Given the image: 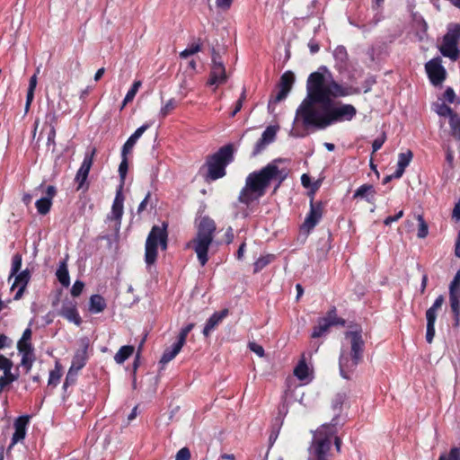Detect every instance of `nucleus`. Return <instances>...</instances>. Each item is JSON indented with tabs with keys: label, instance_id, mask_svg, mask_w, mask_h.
I'll return each instance as SVG.
<instances>
[{
	"label": "nucleus",
	"instance_id": "nucleus-1",
	"mask_svg": "<svg viewBox=\"0 0 460 460\" xmlns=\"http://www.w3.org/2000/svg\"><path fill=\"white\" fill-rule=\"evenodd\" d=\"M306 92L295 118V121H301L305 128L323 129L335 122L351 120L357 113L351 104L332 105L333 99L357 93L358 90L340 84L331 75L327 79L320 71L311 73L306 82Z\"/></svg>",
	"mask_w": 460,
	"mask_h": 460
},
{
	"label": "nucleus",
	"instance_id": "nucleus-2",
	"mask_svg": "<svg viewBox=\"0 0 460 460\" xmlns=\"http://www.w3.org/2000/svg\"><path fill=\"white\" fill-rule=\"evenodd\" d=\"M282 162L284 159H274L261 169L249 173L239 193L238 201L247 208L250 207L265 195L271 182H275L272 194H276L289 172L288 169L278 166V164Z\"/></svg>",
	"mask_w": 460,
	"mask_h": 460
},
{
	"label": "nucleus",
	"instance_id": "nucleus-3",
	"mask_svg": "<svg viewBox=\"0 0 460 460\" xmlns=\"http://www.w3.org/2000/svg\"><path fill=\"white\" fill-rule=\"evenodd\" d=\"M349 341V352L342 349L339 358L340 373L345 379L350 378V374L356 369L363 359L365 341L362 337L361 328L348 331L344 334Z\"/></svg>",
	"mask_w": 460,
	"mask_h": 460
},
{
	"label": "nucleus",
	"instance_id": "nucleus-4",
	"mask_svg": "<svg viewBox=\"0 0 460 460\" xmlns=\"http://www.w3.org/2000/svg\"><path fill=\"white\" fill-rule=\"evenodd\" d=\"M216 223L208 217H203L197 227V234L189 246L195 251L201 266H205L208 261V252L211 245L216 232Z\"/></svg>",
	"mask_w": 460,
	"mask_h": 460
},
{
	"label": "nucleus",
	"instance_id": "nucleus-5",
	"mask_svg": "<svg viewBox=\"0 0 460 460\" xmlns=\"http://www.w3.org/2000/svg\"><path fill=\"white\" fill-rule=\"evenodd\" d=\"M336 434L335 423L323 424L314 432L310 446L311 460H330L329 452L332 447V438Z\"/></svg>",
	"mask_w": 460,
	"mask_h": 460
},
{
	"label": "nucleus",
	"instance_id": "nucleus-6",
	"mask_svg": "<svg viewBox=\"0 0 460 460\" xmlns=\"http://www.w3.org/2000/svg\"><path fill=\"white\" fill-rule=\"evenodd\" d=\"M234 159L232 145H226L218 149L212 155L208 156L204 167L207 168L206 181H216L226 175V166Z\"/></svg>",
	"mask_w": 460,
	"mask_h": 460
},
{
	"label": "nucleus",
	"instance_id": "nucleus-7",
	"mask_svg": "<svg viewBox=\"0 0 460 460\" xmlns=\"http://www.w3.org/2000/svg\"><path fill=\"white\" fill-rule=\"evenodd\" d=\"M167 224L162 226H154L146 241L145 261L147 265H153L157 258L158 244L162 250L167 248Z\"/></svg>",
	"mask_w": 460,
	"mask_h": 460
},
{
	"label": "nucleus",
	"instance_id": "nucleus-8",
	"mask_svg": "<svg viewBox=\"0 0 460 460\" xmlns=\"http://www.w3.org/2000/svg\"><path fill=\"white\" fill-rule=\"evenodd\" d=\"M460 42V24L450 23L443 36L442 43L438 47L439 52L445 58L456 61L460 57L458 44Z\"/></svg>",
	"mask_w": 460,
	"mask_h": 460
},
{
	"label": "nucleus",
	"instance_id": "nucleus-9",
	"mask_svg": "<svg viewBox=\"0 0 460 460\" xmlns=\"http://www.w3.org/2000/svg\"><path fill=\"white\" fill-rule=\"evenodd\" d=\"M346 321L337 316L336 308L332 307L330 309L326 316L319 318L317 325L314 328L312 332V338L322 337L331 326L332 325H345Z\"/></svg>",
	"mask_w": 460,
	"mask_h": 460
},
{
	"label": "nucleus",
	"instance_id": "nucleus-10",
	"mask_svg": "<svg viewBox=\"0 0 460 460\" xmlns=\"http://www.w3.org/2000/svg\"><path fill=\"white\" fill-rule=\"evenodd\" d=\"M39 192L45 194V196L39 199L35 206L39 214L46 215L50 210L52 199L57 194V189L52 185L45 186L44 183H41L34 189L35 195H38Z\"/></svg>",
	"mask_w": 460,
	"mask_h": 460
},
{
	"label": "nucleus",
	"instance_id": "nucleus-11",
	"mask_svg": "<svg viewBox=\"0 0 460 460\" xmlns=\"http://www.w3.org/2000/svg\"><path fill=\"white\" fill-rule=\"evenodd\" d=\"M425 69L430 83L435 85H440L446 79L447 71L441 64L439 57L434 58L425 65Z\"/></svg>",
	"mask_w": 460,
	"mask_h": 460
},
{
	"label": "nucleus",
	"instance_id": "nucleus-12",
	"mask_svg": "<svg viewBox=\"0 0 460 460\" xmlns=\"http://www.w3.org/2000/svg\"><path fill=\"white\" fill-rule=\"evenodd\" d=\"M449 301L451 310L455 315L456 325H458L460 316V270H457L449 285Z\"/></svg>",
	"mask_w": 460,
	"mask_h": 460
},
{
	"label": "nucleus",
	"instance_id": "nucleus-13",
	"mask_svg": "<svg viewBox=\"0 0 460 460\" xmlns=\"http://www.w3.org/2000/svg\"><path fill=\"white\" fill-rule=\"evenodd\" d=\"M444 303V296H438L433 305L426 311L427 319V332L426 341L428 343H432L435 336V323L437 319V312L441 308Z\"/></svg>",
	"mask_w": 460,
	"mask_h": 460
},
{
	"label": "nucleus",
	"instance_id": "nucleus-14",
	"mask_svg": "<svg viewBox=\"0 0 460 460\" xmlns=\"http://www.w3.org/2000/svg\"><path fill=\"white\" fill-rule=\"evenodd\" d=\"M82 344L83 348L75 352L72 359V365L68 370V373L64 383L65 386L68 384L69 378L73 376L74 371L75 375H77V372L80 369H82L86 364L88 358L87 349L89 346L87 339L82 340Z\"/></svg>",
	"mask_w": 460,
	"mask_h": 460
},
{
	"label": "nucleus",
	"instance_id": "nucleus-15",
	"mask_svg": "<svg viewBox=\"0 0 460 460\" xmlns=\"http://www.w3.org/2000/svg\"><path fill=\"white\" fill-rule=\"evenodd\" d=\"M323 212V203L322 201L314 203V199L312 198L310 200V211L303 223L302 228L307 232L313 230L321 220Z\"/></svg>",
	"mask_w": 460,
	"mask_h": 460
},
{
	"label": "nucleus",
	"instance_id": "nucleus-16",
	"mask_svg": "<svg viewBox=\"0 0 460 460\" xmlns=\"http://www.w3.org/2000/svg\"><path fill=\"white\" fill-rule=\"evenodd\" d=\"M96 154V149L93 147L91 151L87 152L84 155V161L75 175V181L78 183L77 189H82L87 180L90 169L93 165V156Z\"/></svg>",
	"mask_w": 460,
	"mask_h": 460
},
{
	"label": "nucleus",
	"instance_id": "nucleus-17",
	"mask_svg": "<svg viewBox=\"0 0 460 460\" xmlns=\"http://www.w3.org/2000/svg\"><path fill=\"white\" fill-rule=\"evenodd\" d=\"M59 314L77 326L82 323V319L76 308V302L75 301L63 303Z\"/></svg>",
	"mask_w": 460,
	"mask_h": 460
},
{
	"label": "nucleus",
	"instance_id": "nucleus-18",
	"mask_svg": "<svg viewBox=\"0 0 460 460\" xmlns=\"http://www.w3.org/2000/svg\"><path fill=\"white\" fill-rule=\"evenodd\" d=\"M226 79L227 76L224 63L212 64L208 84L210 85L223 84L226 82Z\"/></svg>",
	"mask_w": 460,
	"mask_h": 460
},
{
	"label": "nucleus",
	"instance_id": "nucleus-19",
	"mask_svg": "<svg viewBox=\"0 0 460 460\" xmlns=\"http://www.w3.org/2000/svg\"><path fill=\"white\" fill-rule=\"evenodd\" d=\"M229 314L228 309H223L219 312H215L207 321L205 327L203 329V335L205 337H208L216 327L222 322L224 318H226Z\"/></svg>",
	"mask_w": 460,
	"mask_h": 460
},
{
	"label": "nucleus",
	"instance_id": "nucleus-20",
	"mask_svg": "<svg viewBox=\"0 0 460 460\" xmlns=\"http://www.w3.org/2000/svg\"><path fill=\"white\" fill-rule=\"evenodd\" d=\"M29 422L28 416H21L14 421V433L12 438V446L23 439L26 435V426Z\"/></svg>",
	"mask_w": 460,
	"mask_h": 460
},
{
	"label": "nucleus",
	"instance_id": "nucleus-21",
	"mask_svg": "<svg viewBox=\"0 0 460 460\" xmlns=\"http://www.w3.org/2000/svg\"><path fill=\"white\" fill-rule=\"evenodd\" d=\"M149 128L148 124H144L141 127H139L126 141V143L122 146L121 150V156L127 155L135 144L137 143V139L143 135V133Z\"/></svg>",
	"mask_w": 460,
	"mask_h": 460
},
{
	"label": "nucleus",
	"instance_id": "nucleus-22",
	"mask_svg": "<svg viewBox=\"0 0 460 460\" xmlns=\"http://www.w3.org/2000/svg\"><path fill=\"white\" fill-rule=\"evenodd\" d=\"M123 201L124 197L122 194V187L119 186L117 192L116 197L114 199L112 208H111V213L113 216V218L115 220H120L123 215Z\"/></svg>",
	"mask_w": 460,
	"mask_h": 460
},
{
	"label": "nucleus",
	"instance_id": "nucleus-23",
	"mask_svg": "<svg viewBox=\"0 0 460 460\" xmlns=\"http://www.w3.org/2000/svg\"><path fill=\"white\" fill-rule=\"evenodd\" d=\"M375 194H376V190H375L373 185L363 184L356 190V191L354 192L353 198L354 199H358V198L364 199L367 202L371 203V202H373Z\"/></svg>",
	"mask_w": 460,
	"mask_h": 460
},
{
	"label": "nucleus",
	"instance_id": "nucleus-24",
	"mask_svg": "<svg viewBox=\"0 0 460 460\" xmlns=\"http://www.w3.org/2000/svg\"><path fill=\"white\" fill-rule=\"evenodd\" d=\"M347 400V394L345 392H340L335 394L332 401V408L335 411V416L332 418L331 423H335L337 425V420L339 418L340 411L344 402Z\"/></svg>",
	"mask_w": 460,
	"mask_h": 460
},
{
	"label": "nucleus",
	"instance_id": "nucleus-25",
	"mask_svg": "<svg viewBox=\"0 0 460 460\" xmlns=\"http://www.w3.org/2000/svg\"><path fill=\"white\" fill-rule=\"evenodd\" d=\"M107 304L105 299L101 295H93L89 301V311L92 314H99L104 311Z\"/></svg>",
	"mask_w": 460,
	"mask_h": 460
},
{
	"label": "nucleus",
	"instance_id": "nucleus-26",
	"mask_svg": "<svg viewBox=\"0 0 460 460\" xmlns=\"http://www.w3.org/2000/svg\"><path fill=\"white\" fill-rule=\"evenodd\" d=\"M57 279L63 287L67 288L70 284V277L67 270L66 260L59 262L58 268L56 272Z\"/></svg>",
	"mask_w": 460,
	"mask_h": 460
},
{
	"label": "nucleus",
	"instance_id": "nucleus-27",
	"mask_svg": "<svg viewBox=\"0 0 460 460\" xmlns=\"http://www.w3.org/2000/svg\"><path fill=\"white\" fill-rule=\"evenodd\" d=\"M181 345L175 342L171 348L165 349L160 359V364L165 365L169 363L181 351Z\"/></svg>",
	"mask_w": 460,
	"mask_h": 460
},
{
	"label": "nucleus",
	"instance_id": "nucleus-28",
	"mask_svg": "<svg viewBox=\"0 0 460 460\" xmlns=\"http://www.w3.org/2000/svg\"><path fill=\"white\" fill-rule=\"evenodd\" d=\"M14 277L15 279L11 287V290H13L17 286L27 288V285L30 282L31 277V272L29 270V269H25L22 271H19Z\"/></svg>",
	"mask_w": 460,
	"mask_h": 460
},
{
	"label": "nucleus",
	"instance_id": "nucleus-29",
	"mask_svg": "<svg viewBox=\"0 0 460 460\" xmlns=\"http://www.w3.org/2000/svg\"><path fill=\"white\" fill-rule=\"evenodd\" d=\"M134 352V347L130 345L122 346L114 356V360L118 364L124 363Z\"/></svg>",
	"mask_w": 460,
	"mask_h": 460
},
{
	"label": "nucleus",
	"instance_id": "nucleus-30",
	"mask_svg": "<svg viewBox=\"0 0 460 460\" xmlns=\"http://www.w3.org/2000/svg\"><path fill=\"white\" fill-rule=\"evenodd\" d=\"M294 82V74L291 71H287L281 75L278 87L290 92Z\"/></svg>",
	"mask_w": 460,
	"mask_h": 460
},
{
	"label": "nucleus",
	"instance_id": "nucleus-31",
	"mask_svg": "<svg viewBox=\"0 0 460 460\" xmlns=\"http://www.w3.org/2000/svg\"><path fill=\"white\" fill-rule=\"evenodd\" d=\"M19 377L18 374L12 373V370L4 372V376H0V393L5 386L16 381Z\"/></svg>",
	"mask_w": 460,
	"mask_h": 460
},
{
	"label": "nucleus",
	"instance_id": "nucleus-32",
	"mask_svg": "<svg viewBox=\"0 0 460 460\" xmlns=\"http://www.w3.org/2000/svg\"><path fill=\"white\" fill-rule=\"evenodd\" d=\"M22 262V254L19 252L15 253L12 258V267H11V272L9 275V279H11L13 277H14L21 270Z\"/></svg>",
	"mask_w": 460,
	"mask_h": 460
},
{
	"label": "nucleus",
	"instance_id": "nucleus-33",
	"mask_svg": "<svg viewBox=\"0 0 460 460\" xmlns=\"http://www.w3.org/2000/svg\"><path fill=\"white\" fill-rule=\"evenodd\" d=\"M274 258H275V256L273 254H268L266 256H262V257L259 258L253 263V267H254L253 271L255 273L261 271L263 268H265L268 264H270L274 260Z\"/></svg>",
	"mask_w": 460,
	"mask_h": 460
},
{
	"label": "nucleus",
	"instance_id": "nucleus-34",
	"mask_svg": "<svg viewBox=\"0 0 460 460\" xmlns=\"http://www.w3.org/2000/svg\"><path fill=\"white\" fill-rule=\"evenodd\" d=\"M414 217L419 223L417 236L419 238H425L429 234V226L425 222L422 215H415Z\"/></svg>",
	"mask_w": 460,
	"mask_h": 460
},
{
	"label": "nucleus",
	"instance_id": "nucleus-35",
	"mask_svg": "<svg viewBox=\"0 0 460 460\" xmlns=\"http://www.w3.org/2000/svg\"><path fill=\"white\" fill-rule=\"evenodd\" d=\"M17 349L22 356L23 355H35L34 349L31 341H18Z\"/></svg>",
	"mask_w": 460,
	"mask_h": 460
},
{
	"label": "nucleus",
	"instance_id": "nucleus-36",
	"mask_svg": "<svg viewBox=\"0 0 460 460\" xmlns=\"http://www.w3.org/2000/svg\"><path fill=\"white\" fill-rule=\"evenodd\" d=\"M294 375L300 380H304L308 376V367L304 360L300 361L294 369Z\"/></svg>",
	"mask_w": 460,
	"mask_h": 460
},
{
	"label": "nucleus",
	"instance_id": "nucleus-37",
	"mask_svg": "<svg viewBox=\"0 0 460 460\" xmlns=\"http://www.w3.org/2000/svg\"><path fill=\"white\" fill-rule=\"evenodd\" d=\"M140 86H141L140 81L134 82V84H132L131 88L128 90V92L127 93V94L123 100L122 107H124L127 103L133 101V99L135 98Z\"/></svg>",
	"mask_w": 460,
	"mask_h": 460
},
{
	"label": "nucleus",
	"instance_id": "nucleus-38",
	"mask_svg": "<svg viewBox=\"0 0 460 460\" xmlns=\"http://www.w3.org/2000/svg\"><path fill=\"white\" fill-rule=\"evenodd\" d=\"M449 124L452 136L456 139H460V117L457 115L452 116L449 119Z\"/></svg>",
	"mask_w": 460,
	"mask_h": 460
},
{
	"label": "nucleus",
	"instance_id": "nucleus-39",
	"mask_svg": "<svg viewBox=\"0 0 460 460\" xmlns=\"http://www.w3.org/2000/svg\"><path fill=\"white\" fill-rule=\"evenodd\" d=\"M277 129L278 128L274 126L267 127L261 137L262 141H266L270 144L272 143L276 138Z\"/></svg>",
	"mask_w": 460,
	"mask_h": 460
},
{
	"label": "nucleus",
	"instance_id": "nucleus-40",
	"mask_svg": "<svg viewBox=\"0 0 460 460\" xmlns=\"http://www.w3.org/2000/svg\"><path fill=\"white\" fill-rule=\"evenodd\" d=\"M36 359L35 355H23L21 359V367L24 368L25 373L28 374Z\"/></svg>",
	"mask_w": 460,
	"mask_h": 460
},
{
	"label": "nucleus",
	"instance_id": "nucleus-41",
	"mask_svg": "<svg viewBox=\"0 0 460 460\" xmlns=\"http://www.w3.org/2000/svg\"><path fill=\"white\" fill-rule=\"evenodd\" d=\"M128 158H127V155H125V156H122V160L119 166V178H120V181H121L119 186H121L122 188H123V184H124L126 175L128 172Z\"/></svg>",
	"mask_w": 460,
	"mask_h": 460
},
{
	"label": "nucleus",
	"instance_id": "nucleus-42",
	"mask_svg": "<svg viewBox=\"0 0 460 460\" xmlns=\"http://www.w3.org/2000/svg\"><path fill=\"white\" fill-rule=\"evenodd\" d=\"M333 56L336 60L340 61L341 63H346L348 61V52L344 46H338L334 51Z\"/></svg>",
	"mask_w": 460,
	"mask_h": 460
},
{
	"label": "nucleus",
	"instance_id": "nucleus-43",
	"mask_svg": "<svg viewBox=\"0 0 460 460\" xmlns=\"http://www.w3.org/2000/svg\"><path fill=\"white\" fill-rule=\"evenodd\" d=\"M413 154L411 150L405 153H400L398 156L397 165L406 168L412 159Z\"/></svg>",
	"mask_w": 460,
	"mask_h": 460
},
{
	"label": "nucleus",
	"instance_id": "nucleus-44",
	"mask_svg": "<svg viewBox=\"0 0 460 460\" xmlns=\"http://www.w3.org/2000/svg\"><path fill=\"white\" fill-rule=\"evenodd\" d=\"M200 49H201L200 43H192V44L189 45V47L187 49H185L183 51H181L180 53V57L181 58H187L188 57L198 53L199 51H200Z\"/></svg>",
	"mask_w": 460,
	"mask_h": 460
},
{
	"label": "nucleus",
	"instance_id": "nucleus-45",
	"mask_svg": "<svg viewBox=\"0 0 460 460\" xmlns=\"http://www.w3.org/2000/svg\"><path fill=\"white\" fill-rule=\"evenodd\" d=\"M194 326L195 324L191 323L187 324L184 328H182L178 335V340L176 342L183 347V345L186 342V338L189 332L194 328Z\"/></svg>",
	"mask_w": 460,
	"mask_h": 460
},
{
	"label": "nucleus",
	"instance_id": "nucleus-46",
	"mask_svg": "<svg viewBox=\"0 0 460 460\" xmlns=\"http://www.w3.org/2000/svg\"><path fill=\"white\" fill-rule=\"evenodd\" d=\"M176 107V102L174 99H170L164 106L161 108L160 115L164 118Z\"/></svg>",
	"mask_w": 460,
	"mask_h": 460
},
{
	"label": "nucleus",
	"instance_id": "nucleus-47",
	"mask_svg": "<svg viewBox=\"0 0 460 460\" xmlns=\"http://www.w3.org/2000/svg\"><path fill=\"white\" fill-rule=\"evenodd\" d=\"M438 460H460V448H451L448 456L442 455Z\"/></svg>",
	"mask_w": 460,
	"mask_h": 460
},
{
	"label": "nucleus",
	"instance_id": "nucleus-48",
	"mask_svg": "<svg viewBox=\"0 0 460 460\" xmlns=\"http://www.w3.org/2000/svg\"><path fill=\"white\" fill-rule=\"evenodd\" d=\"M437 112L439 116L449 117L450 119L452 118V116L456 115V113H454L453 110L447 104L439 105Z\"/></svg>",
	"mask_w": 460,
	"mask_h": 460
},
{
	"label": "nucleus",
	"instance_id": "nucleus-49",
	"mask_svg": "<svg viewBox=\"0 0 460 460\" xmlns=\"http://www.w3.org/2000/svg\"><path fill=\"white\" fill-rule=\"evenodd\" d=\"M13 365V361L10 358L4 357L2 354L0 355V370L3 372L12 370Z\"/></svg>",
	"mask_w": 460,
	"mask_h": 460
},
{
	"label": "nucleus",
	"instance_id": "nucleus-50",
	"mask_svg": "<svg viewBox=\"0 0 460 460\" xmlns=\"http://www.w3.org/2000/svg\"><path fill=\"white\" fill-rule=\"evenodd\" d=\"M270 145V143L266 142V141H262V138L261 137L255 144L254 146V149L252 151V156H256L258 155L259 154H261L265 148L266 146Z\"/></svg>",
	"mask_w": 460,
	"mask_h": 460
},
{
	"label": "nucleus",
	"instance_id": "nucleus-51",
	"mask_svg": "<svg viewBox=\"0 0 460 460\" xmlns=\"http://www.w3.org/2000/svg\"><path fill=\"white\" fill-rule=\"evenodd\" d=\"M245 98H246V93H245V90H243V93H241L240 98L238 99V101L235 103V107H234V111L230 114L231 117H234L237 114V112H239L241 111V109L243 107V103L245 101Z\"/></svg>",
	"mask_w": 460,
	"mask_h": 460
},
{
	"label": "nucleus",
	"instance_id": "nucleus-52",
	"mask_svg": "<svg viewBox=\"0 0 460 460\" xmlns=\"http://www.w3.org/2000/svg\"><path fill=\"white\" fill-rule=\"evenodd\" d=\"M84 288V283L81 280H76L71 288V295L73 296H80Z\"/></svg>",
	"mask_w": 460,
	"mask_h": 460
},
{
	"label": "nucleus",
	"instance_id": "nucleus-53",
	"mask_svg": "<svg viewBox=\"0 0 460 460\" xmlns=\"http://www.w3.org/2000/svg\"><path fill=\"white\" fill-rule=\"evenodd\" d=\"M190 452L188 447H182L180 449L175 456V460H190Z\"/></svg>",
	"mask_w": 460,
	"mask_h": 460
},
{
	"label": "nucleus",
	"instance_id": "nucleus-54",
	"mask_svg": "<svg viewBox=\"0 0 460 460\" xmlns=\"http://www.w3.org/2000/svg\"><path fill=\"white\" fill-rule=\"evenodd\" d=\"M248 347L252 351L256 353L259 357L261 358L264 356V349L262 348V346L257 344L256 342H249Z\"/></svg>",
	"mask_w": 460,
	"mask_h": 460
},
{
	"label": "nucleus",
	"instance_id": "nucleus-55",
	"mask_svg": "<svg viewBox=\"0 0 460 460\" xmlns=\"http://www.w3.org/2000/svg\"><path fill=\"white\" fill-rule=\"evenodd\" d=\"M13 344L12 340L5 334H0V349L10 348Z\"/></svg>",
	"mask_w": 460,
	"mask_h": 460
},
{
	"label": "nucleus",
	"instance_id": "nucleus-56",
	"mask_svg": "<svg viewBox=\"0 0 460 460\" xmlns=\"http://www.w3.org/2000/svg\"><path fill=\"white\" fill-rule=\"evenodd\" d=\"M444 99L449 103H453L456 99V93L453 88L447 87L444 93Z\"/></svg>",
	"mask_w": 460,
	"mask_h": 460
},
{
	"label": "nucleus",
	"instance_id": "nucleus-57",
	"mask_svg": "<svg viewBox=\"0 0 460 460\" xmlns=\"http://www.w3.org/2000/svg\"><path fill=\"white\" fill-rule=\"evenodd\" d=\"M403 216V210H400L396 215L394 216H389L384 220V224L385 226H389L394 222L398 221L401 217Z\"/></svg>",
	"mask_w": 460,
	"mask_h": 460
},
{
	"label": "nucleus",
	"instance_id": "nucleus-58",
	"mask_svg": "<svg viewBox=\"0 0 460 460\" xmlns=\"http://www.w3.org/2000/svg\"><path fill=\"white\" fill-rule=\"evenodd\" d=\"M233 0H216V4L218 9L226 11L230 9Z\"/></svg>",
	"mask_w": 460,
	"mask_h": 460
},
{
	"label": "nucleus",
	"instance_id": "nucleus-59",
	"mask_svg": "<svg viewBox=\"0 0 460 460\" xmlns=\"http://www.w3.org/2000/svg\"><path fill=\"white\" fill-rule=\"evenodd\" d=\"M289 92H288L286 89L279 88V91L277 94L273 97L274 102H279L287 98Z\"/></svg>",
	"mask_w": 460,
	"mask_h": 460
},
{
	"label": "nucleus",
	"instance_id": "nucleus-60",
	"mask_svg": "<svg viewBox=\"0 0 460 460\" xmlns=\"http://www.w3.org/2000/svg\"><path fill=\"white\" fill-rule=\"evenodd\" d=\"M385 141V136L383 135L381 137L376 138L372 143L373 153L378 151Z\"/></svg>",
	"mask_w": 460,
	"mask_h": 460
},
{
	"label": "nucleus",
	"instance_id": "nucleus-61",
	"mask_svg": "<svg viewBox=\"0 0 460 460\" xmlns=\"http://www.w3.org/2000/svg\"><path fill=\"white\" fill-rule=\"evenodd\" d=\"M212 64L224 63L218 51L212 46L210 48Z\"/></svg>",
	"mask_w": 460,
	"mask_h": 460
},
{
	"label": "nucleus",
	"instance_id": "nucleus-62",
	"mask_svg": "<svg viewBox=\"0 0 460 460\" xmlns=\"http://www.w3.org/2000/svg\"><path fill=\"white\" fill-rule=\"evenodd\" d=\"M60 379V374L57 371H50L49 373V385H56Z\"/></svg>",
	"mask_w": 460,
	"mask_h": 460
},
{
	"label": "nucleus",
	"instance_id": "nucleus-63",
	"mask_svg": "<svg viewBox=\"0 0 460 460\" xmlns=\"http://www.w3.org/2000/svg\"><path fill=\"white\" fill-rule=\"evenodd\" d=\"M55 137H56V129H55V127L52 126L50 128V130L49 132V135H48V140H47V145L48 146H55L56 143H55Z\"/></svg>",
	"mask_w": 460,
	"mask_h": 460
},
{
	"label": "nucleus",
	"instance_id": "nucleus-64",
	"mask_svg": "<svg viewBox=\"0 0 460 460\" xmlns=\"http://www.w3.org/2000/svg\"><path fill=\"white\" fill-rule=\"evenodd\" d=\"M452 218L456 221H460V199L456 203L453 208Z\"/></svg>",
	"mask_w": 460,
	"mask_h": 460
}]
</instances>
